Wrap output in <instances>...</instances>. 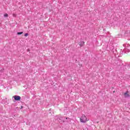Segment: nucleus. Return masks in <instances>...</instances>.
I'll return each mask as SVG.
<instances>
[{
  "label": "nucleus",
  "instance_id": "nucleus-3",
  "mask_svg": "<svg viewBox=\"0 0 130 130\" xmlns=\"http://www.w3.org/2000/svg\"><path fill=\"white\" fill-rule=\"evenodd\" d=\"M16 101H20L21 100V96L19 95H14L13 96Z\"/></svg>",
  "mask_w": 130,
  "mask_h": 130
},
{
  "label": "nucleus",
  "instance_id": "nucleus-11",
  "mask_svg": "<svg viewBox=\"0 0 130 130\" xmlns=\"http://www.w3.org/2000/svg\"><path fill=\"white\" fill-rule=\"evenodd\" d=\"M120 53H123V52H122V51H121V52H120Z\"/></svg>",
  "mask_w": 130,
  "mask_h": 130
},
{
  "label": "nucleus",
  "instance_id": "nucleus-1",
  "mask_svg": "<svg viewBox=\"0 0 130 130\" xmlns=\"http://www.w3.org/2000/svg\"><path fill=\"white\" fill-rule=\"evenodd\" d=\"M123 46L124 47V49H123V52L124 53H127L128 52H130V50H129V46L130 45L129 44H125L123 45Z\"/></svg>",
  "mask_w": 130,
  "mask_h": 130
},
{
  "label": "nucleus",
  "instance_id": "nucleus-5",
  "mask_svg": "<svg viewBox=\"0 0 130 130\" xmlns=\"http://www.w3.org/2000/svg\"><path fill=\"white\" fill-rule=\"evenodd\" d=\"M79 44L80 47H82V46H83L85 44V42L83 41H81L80 42H79Z\"/></svg>",
  "mask_w": 130,
  "mask_h": 130
},
{
  "label": "nucleus",
  "instance_id": "nucleus-4",
  "mask_svg": "<svg viewBox=\"0 0 130 130\" xmlns=\"http://www.w3.org/2000/svg\"><path fill=\"white\" fill-rule=\"evenodd\" d=\"M125 98H128V97H130V93L129 91H127L123 94Z\"/></svg>",
  "mask_w": 130,
  "mask_h": 130
},
{
  "label": "nucleus",
  "instance_id": "nucleus-2",
  "mask_svg": "<svg viewBox=\"0 0 130 130\" xmlns=\"http://www.w3.org/2000/svg\"><path fill=\"white\" fill-rule=\"evenodd\" d=\"M80 122H82L83 123H85L89 120L87 119V117L85 116V115H83L81 118H80Z\"/></svg>",
  "mask_w": 130,
  "mask_h": 130
},
{
  "label": "nucleus",
  "instance_id": "nucleus-8",
  "mask_svg": "<svg viewBox=\"0 0 130 130\" xmlns=\"http://www.w3.org/2000/svg\"><path fill=\"white\" fill-rule=\"evenodd\" d=\"M8 16V14H4L5 18H7Z\"/></svg>",
  "mask_w": 130,
  "mask_h": 130
},
{
  "label": "nucleus",
  "instance_id": "nucleus-10",
  "mask_svg": "<svg viewBox=\"0 0 130 130\" xmlns=\"http://www.w3.org/2000/svg\"><path fill=\"white\" fill-rule=\"evenodd\" d=\"M21 109L23 108V106H21Z\"/></svg>",
  "mask_w": 130,
  "mask_h": 130
},
{
  "label": "nucleus",
  "instance_id": "nucleus-7",
  "mask_svg": "<svg viewBox=\"0 0 130 130\" xmlns=\"http://www.w3.org/2000/svg\"><path fill=\"white\" fill-rule=\"evenodd\" d=\"M1 73H4L5 72V69H2L0 70Z\"/></svg>",
  "mask_w": 130,
  "mask_h": 130
},
{
  "label": "nucleus",
  "instance_id": "nucleus-6",
  "mask_svg": "<svg viewBox=\"0 0 130 130\" xmlns=\"http://www.w3.org/2000/svg\"><path fill=\"white\" fill-rule=\"evenodd\" d=\"M23 34V32H17V35H22V34Z\"/></svg>",
  "mask_w": 130,
  "mask_h": 130
},
{
  "label": "nucleus",
  "instance_id": "nucleus-9",
  "mask_svg": "<svg viewBox=\"0 0 130 130\" xmlns=\"http://www.w3.org/2000/svg\"><path fill=\"white\" fill-rule=\"evenodd\" d=\"M28 35H29V34L26 33V34L24 35V36H25V37H27V36H28Z\"/></svg>",
  "mask_w": 130,
  "mask_h": 130
}]
</instances>
